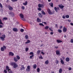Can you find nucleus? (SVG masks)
Returning <instances> with one entry per match:
<instances>
[{
    "mask_svg": "<svg viewBox=\"0 0 73 73\" xmlns=\"http://www.w3.org/2000/svg\"><path fill=\"white\" fill-rule=\"evenodd\" d=\"M10 65L13 66L14 68H16L18 67V65L16 62H12L10 63Z\"/></svg>",
    "mask_w": 73,
    "mask_h": 73,
    "instance_id": "obj_1",
    "label": "nucleus"
},
{
    "mask_svg": "<svg viewBox=\"0 0 73 73\" xmlns=\"http://www.w3.org/2000/svg\"><path fill=\"white\" fill-rule=\"evenodd\" d=\"M47 11L49 15H53V14L54 13V11L51 12L50 10L49 9H47Z\"/></svg>",
    "mask_w": 73,
    "mask_h": 73,
    "instance_id": "obj_2",
    "label": "nucleus"
},
{
    "mask_svg": "<svg viewBox=\"0 0 73 73\" xmlns=\"http://www.w3.org/2000/svg\"><path fill=\"white\" fill-rule=\"evenodd\" d=\"M19 16L21 17V19L23 20V21H25V19L24 18V15L22 13H21L19 14Z\"/></svg>",
    "mask_w": 73,
    "mask_h": 73,
    "instance_id": "obj_3",
    "label": "nucleus"
},
{
    "mask_svg": "<svg viewBox=\"0 0 73 73\" xmlns=\"http://www.w3.org/2000/svg\"><path fill=\"white\" fill-rule=\"evenodd\" d=\"M5 35H3L1 36L0 37V38H1L2 41L5 40Z\"/></svg>",
    "mask_w": 73,
    "mask_h": 73,
    "instance_id": "obj_4",
    "label": "nucleus"
},
{
    "mask_svg": "<svg viewBox=\"0 0 73 73\" xmlns=\"http://www.w3.org/2000/svg\"><path fill=\"white\" fill-rule=\"evenodd\" d=\"M5 49H6V46L5 45H3V47L1 48V50L2 52H4Z\"/></svg>",
    "mask_w": 73,
    "mask_h": 73,
    "instance_id": "obj_5",
    "label": "nucleus"
},
{
    "mask_svg": "<svg viewBox=\"0 0 73 73\" xmlns=\"http://www.w3.org/2000/svg\"><path fill=\"white\" fill-rule=\"evenodd\" d=\"M26 71L27 72H30L31 71V66H27L26 69Z\"/></svg>",
    "mask_w": 73,
    "mask_h": 73,
    "instance_id": "obj_6",
    "label": "nucleus"
},
{
    "mask_svg": "<svg viewBox=\"0 0 73 73\" xmlns=\"http://www.w3.org/2000/svg\"><path fill=\"white\" fill-rule=\"evenodd\" d=\"M54 9L56 12H58V11H60V9L59 7L57 8L56 7H54Z\"/></svg>",
    "mask_w": 73,
    "mask_h": 73,
    "instance_id": "obj_7",
    "label": "nucleus"
},
{
    "mask_svg": "<svg viewBox=\"0 0 73 73\" xmlns=\"http://www.w3.org/2000/svg\"><path fill=\"white\" fill-rule=\"evenodd\" d=\"M8 7L9 8V11H12V10L13 9V7L11 6L10 5H8Z\"/></svg>",
    "mask_w": 73,
    "mask_h": 73,
    "instance_id": "obj_8",
    "label": "nucleus"
},
{
    "mask_svg": "<svg viewBox=\"0 0 73 73\" xmlns=\"http://www.w3.org/2000/svg\"><path fill=\"white\" fill-rule=\"evenodd\" d=\"M38 7L39 8H43L44 7V5H43L42 4H41L40 3L38 5Z\"/></svg>",
    "mask_w": 73,
    "mask_h": 73,
    "instance_id": "obj_9",
    "label": "nucleus"
},
{
    "mask_svg": "<svg viewBox=\"0 0 73 73\" xmlns=\"http://www.w3.org/2000/svg\"><path fill=\"white\" fill-rule=\"evenodd\" d=\"M56 55H58L59 56H60V55H61L60 52L59 51V50H56Z\"/></svg>",
    "mask_w": 73,
    "mask_h": 73,
    "instance_id": "obj_10",
    "label": "nucleus"
},
{
    "mask_svg": "<svg viewBox=\"0 0 73 73\" xmlns=\"http://www.w3.org/2000/svg\"><path fill=\"white\" fill-rule=\"evenodd\" d=\"M63 31L64 33H65L67 31V29L65 27H63Z\"/></svg>",
    "mask_w": 73,
    "mask_h": 73,
    "instance_id": "obj_11",
    "label": "nucleus"
},
{
    "mask_svg": "<svg viewBox=\"0 0 73 73\" xmlns=\"http://www.w3.org/2000/svg\"><path fill=\"white\" fill-rule=\"evenodd\" d=\"M58 7L61 9H63V8H64V6H63L62 4H61V5H58Z\"/></svg>",
    "mask_w": 73,
    "mask_h": 73,
    "instance_id": "obj_12",
    "label": "nucleus"
},
{
    "mask_svg": "<svg viewBox=\"0 0 73 73\" xmlns=\"http://www.w3.org/2000/svg\"><path fill=\"white\" fill-rule=\"evenodd\" d=\"M38 15L39 17L40 18H42V17L43 15L41 13H38Z\"/></svg>",
    "mask_w": 73,
    "mask_h": 73,
    "instance_id": "obj_13",
    "label": "nucleus"
},
{
    "mask_svg": "<svg viewBox=\"0 0 73 73\" xmlns=\"http://www.w3.org/2000/svg\"><path fill=\"white\" fill-rule=\"evenodd\" d=\"M9 15H10L12 17H13L14 16V13L12 12H10L9 13Z\"/></svg>",
    "mask_w": 73,
    "mask_h": 73,
    "instance_id": "obj_14",
    "label": "nucleus"
},
{
    "mask_svg": "<svg viewBox=\"0 0 73 73\" xmlns=\"http://www.w3.org/2000/svg\"><path fill=\"white\" fill-rule=\"evenodd\" d=\"M13 31L14 32H18V29H17L16 28H13Z\"/></svg>",
    "mask_w": 73,
    "mask_h": 73,
    "instance_id": "obj_15",
    "label": "nucleus"
},
{
    "mask_svg": "<svg viewBox=\"0 0 73 73\" xmlns=\"http://www.w3.org/2000/svg\"><path fill=\"white\" fill-rule=\"evenodd\" d=\"M9 56H14V54L12 52H9Z\"/></svg>",
    "mask_w": 73,
    "mask_h": 73,
    "instance_id": "obj_16",
    "label": "nucleus"
},
{
    "mask_svg": "<svg viewBox=\"0 0 73 73\" xmlns=\"http://www.w3.org/2000/svg\"><path fill=\"white\" fill-rule=\"evenodd\" d=\"M6 68L7 70H8V72H9V71L11 70V69H9V66H6Z\"/></svg>",
    "mask_w": 73,
    "mask_h": 73,
    "instance_id": "obj_17",
    "label": "nucleus"
},
{
    "mask_svg": "<svg viewBox=\"0 0 73 73\" xmlns=\"http://www.w3.org/2000/svg\"><path fill=\"white\" fill-rule=\"evenodd\" d=\"M22 66V67L20 69V70H24V69H25V67H24V65H23Z\"/></svg>",
    "mask_w": 73,
    "mask_h": 73,
    "instance_id": "obj_18",
    "label": "nucleus"
},
{
    "mask_svg": "<svg viewBox=\"0 0 73 73\" xmlns=\"http://www.w3.org/2000/svg\"><path fill=\"white\" fill-rule=\"evenodd\" d=\"M36 20H37V22H38V23H41V19H40L39 18H38Z\"/></svg>",
    "mask_w": 73,
    "mask_h": 73,
    "instance_id": "obj_19",
    "label": "nucleus"
},
{
    "mask_svg": "<svg viewBox=\"0 0 73 73\" xmlns=\"http://www.w3.org/2000/svg\"><path fill=\"white\" fill-rule=\"evenodd\" d=\"M60 62L63 65V64H64V61L63 60H62V58H61L60 59Z\"/></svg>",
    "mask_w": 73,
    "mask_h": 73,
    "instance_id": "obj_20",
    "label": "nucleus"
},
{
    "mask_svg": "<svg viewBox=\"0 0 73 73\" xmlns=\"http://www.w3.org/2000/svg\"><path fill=\"white\" fill-rule=\"evenodd\" d=\"M49 5H50L51 7H53V3L51 2L49 3Z\"/></svg>",
    "mask_w": 73,
    "mask_h": 73,
    "instance_id": "obj_21",
    "label": "nucleus"
},
{
    "mask_svg": "<svg viewBox=\"0 0 73 73\" xmlns=\"http://www.w3.org/2000/svg\"><path fill=\"white\" fill-rule=\"evenodd\" d=\"M45 64L46 65H48L49 64V61L48 60H46L45 62Z\"/></svg>",
    "mask_w": 73,
    "mask_h": 73,
    "instance_id": "obj_22",
    "label": "nucleus"
},
{
    "mask_svg": "<svg viewBox=\"0 0 73 73\" xmlns=\"http://www.w3.org/2000/svg\"><path fill=\"white\" fill-rule=\"evenodd\" d=\"M69 60H70V59L68 57L66 58V62H69Z\"/></svg>",
    "mask_w": 73,
    "mask_h": 73,
    "instance_id": "obj_23",
    "label": "nucleus"
},
{
    "mask_svg": "<svg viewBox=\"0 0 73 73\" xmlns=\"http://www.w3.org/2000/svg\"><path fill=\"white\" fill-rule=\"evenodd\" d=\"M56 41L58 42V43H60V42H62V41L59 40H56Z\"/></svg>",
    "mask_w": 73,
    "mask_h": 73,
    "instance_id": "obj_24",
    "label": "nucleus"
},
{
    "mask_svg": "<svg viewBox=\"0 0 73 73\" xmlns=\"http://www.w3.org/2000/svg\"><path fill=\"white\" fill-rule=\"evenodd\" d=\"M40 52H41V51H40V50H38L36 52L37 54H38V55H39V54H40Z\"/></svg>",
    "mask_w": 73,
    "mask_h": 73,
    "instance_id": "obj_25",
    "label": "nucleus"
},
{
    "mask_svg": "<svg viewBox=\"0 0 73 73\" xmlns=\"http://www.w3.org/2000/svg\"><path fill=\"white\" fill-rule=\"evenodd\" d=\"M36 68H37V65L36 64H34L33 66V69H36Z\"/></svg>",
    "mask_w": 73,
    "mask_h": 73,
    "instance_id": "obj_26",
    "label": "nucleus"
},
{
    "mask_svg": "<svg viewBox=\"0 0 73 73\" xmlns=\"http://www.w3.org/2000/svg\"><path fill=\"white\" fill-rule=\"evenodd\" d=\"M14 60L15 62H17V61H18V60H17V58L16 57L14 58Z\"/></svg>",
    "mask_w": 73,
    "mask_h": 73,
    "instance_id": "obj_27",
    "label": "nucleus"
},
{
    "mask_svg": "<svg viewBox=\"0 0 73 73\" xmlns=\"http://www.w3.org/2000/svg\"><path fill=\"white\" fill-rule=\"evenodd\" d=\"M28 4V2L27 1H26L25 2V3H23V5H27V4Z\"/></svg>",
    "mask_w": 73,
    "mask_h": 73,
    "instance_id": "obj_28",
    "label": "nucleus"
},
{
    "mask_svg": "<svg viewBox=\"0 0 73 73\" xmlns=\"http://www.w3.org/2000/svg\"><path fill=\"white\" fill-rule=\"evenodd\" d=\"M62 69L60 68L59 71V73H62Z\"/></svg>",
    "mask_w": 73,
    "mask_h": 73,
    "instance_id": "obj_29",
    "label": "nucleus"
},
{
    "mask_svg": "<svg viewBox=\"0 0 73 73\" xmlns=\"http://www.w3.org/2000/svg\"><path fill=\"white\" fill-rule=\"evenodd\" d=\"M30 42H31L30 40H27V41L25 42V44H29V43H30Z\"/></svg>",
    "mask_w": 73,
    "mask_h": 73,
    "instance_id": "obj_30",
    "label": "nucleus"
},
{
    "mask_svg": "<svg viewBox=\"0 0 73 73\" xmlns=\"http://www.w3.org/2000/svg\"><path fill=\"white\" fill-rule=\"evenodd\" d=\"M42 13V14H43L44 15H46V13L45 12H44V10H42L41 11Z\"/></svg>",
    "mask_w": 73,
    "mask_h": 73,
    "instance_id": "obj_31",
    "label": "nucleus"
},
{
    "mask_svg": "<svg viewBox=\"0 0 73 73\" xmlns=\"http://www.w3.org/2000/svg\"><path fill=\"white\" fill-rule=\"evenodd\" d=\"M25 38L27 40L28 39V38H29L28 36L27 35H26L25 36Z\"/></svg>",
    "mask_w": 73,
    "mask_h": 73,
    "instance_id": "obj_32",
    "label": "nucleus"
},
{
    "mask_svg": "<svg viewBox=\"0 0 73 73\" xmlns=\"http://www.w3.org/2000/svg\"><path fill=\"white\" fill-rule=\"evenodd\" d=\"M58 32H59V33H61V32H62V30L60 29H58Z\"/></svg>",
    "mask_w": 73,
    "mask_h": 73,
    "instance_id": "obj_33",
    "label": "nucleus"
},
{
    "mask_svg": "<svg viewBox=\"0 0 73 73\" xmlns=\"http://www.w3.org/2000/svg\"><path fill=\"white\" fill-rule=\"evenodd\" d=\"M48 28H49V26H46L44 28L45 29H46L47 30V29H48Z\"/></svg>",
    "mask_w": 73,
    "mask_h": 73,
    "instance_id": "obj_34",
    "label": "nucleus"
},
{
    "mask_svg": "<svg viewBox=\"0 0 73 73\" xmlns=\"http://www.w3.org/2000/svg\"><path fill=\"white\" fill-rule=\"evenodd\" d=\"M65 17L66 18L68 19V18H69V15H66L65 16Z\"/></svg>",
    "mask_w": 73,
    "mask_h": 73,
    "instance_id": "obj_35",
    "label": "nucleus"
},
{
    "mask_svg": "<svg viewBox=\"0 0 73 73\" xmlns=\"http://www.w3.org/2000/svg\"><path fill=\"white\" fill-rule=\"evenodd\" d=\"M33 56H34V55H33L30 56V59H32V58H33Z\"/></svg>",
    "mask_w": 73,
    "mask_h": 73,
    "instance_id": "obj_36",
    "label": "nucleus"
},
{
    "mask_svg": "<svg viewBox=\"0 0 73 73\" xmlns=\"http://www.w3.org/2000/svg\"><path fill=\"white\" fill-rule=\"evenodd\" d=\"M30 55H34L33 52H31L29 53Z\"/></svg>",
    "mask_w": 73,
    "mask_h": 73,
    "instance_id": "obj_37",
    "label": "nucleus"
},
{
    "mask_svg": "<svg viewBox=\"0 0 73 73\" xmlns=\"http://www.w3.org/2000/svg\"><path fill=\"white\" fill-rule=\"evenodd\" d=\"M17 58L18 60H20V56H19L17 55Z\"/></svg>",
    "mask_w": 73,
    "mask_h": 73,
    "instance_id": "obj_38",
    "label": "nucleus"
},
{
    "mask_svg": "<svg viewBox=\"0 0 73 73\" xmlns=\"http://www.w3.org/2000/svg\"><path fill=\"white\" fill-rule=\"evenodd\" d=\"M20 31H21V32H23L24 31V30L23 29H21L20 30Z\"/></svg>",
    "mask_w": 73,
    "mask_h": 73,
    "instance_id": "obj_39",
    "label": "nucleus"
},
{
    "mask_svg": "<svg viewBox=\"0 0 73 73\" xmlns=\"http://www.w3.org/2000/svg\"><path fill=\"white\" fill-rule=\"evenodd\" d=\"M1 24H3V23L2 22V21H1V20L0 19V25Z\"/></svg>",
    "mask_w": 73,
    "mask_h": 73,
    "instance_id": "obj_40",
    "label": "nucleus"
},
{
    "mask_svg": "<svg viewBox=\"0 0 73 73\" xmlns=\"http://www.w3.org/2000/svg\"><path fill=\"white\" fill-rule=\"evenodd\" d=\"M0 7L1 8H3V6L2 5V4H1V3H0Z\"/></svg>",
    "mask_w": 73,
    "mask_h": 73,
    "instance_id": "obj_41",
    "label": "nucleus"
},
{
    "mask_svg": "<svg viewBox=\"0 0 73 73\" xmlns=\"http://www.w3.org/2000/svg\"><path fill=\"white\" fill-rule=\"evenodd\" d=\"M39 25H41V26H43V27H44V25L42 23H40Z\"/></svg>",
    "mask_w": 73,
    "mask_h": 73,
    "instance_id": "obj_42",
    "label": "nucleus"
},
{
    "mask_svg": "<svg viewBox=\"0 0 73 73\" xmlns=\"http://www.w3.org/2000/svg\"><path fill=\"white\" fill-rule=\"evenodd\" d=\"M37 72H40V68H38L37 69Z\"/></svg>",
    "mask_w": 73,
    "mask_h": 73,
    "instance_id": "obj_43",
    "label": "nucleus"
},
{
    "mask_svg": "<svg viewBox=\"0 0 73 73\" xmlns=\"http://www.w3.org/2000/svg\"><path fill=\"white\" fill-rule=\"evenodd\" d=\"M3 20H6L8 19V18L6 17H5L3 18Z\"/></svg>",
    "mask_w": 73,
    "mask_h": 73,
    "instance_id": "obj_44",
    "label": "nucleus"
},
{
    "mask_svg": "<svg viewBox=\"0 0 73 73\" xmlns=\"http://www.w3.org/2000/svg\"><path fill=\"white\" fill-rule=\"evenodd\" d=\"M39 58H40V59H43V58L42 57V55H40V56L39 57Z\"/></svg>",
    "mask_w": 73,
    "mask_h": 73,
    "instance_id": "obj_45",
    "label": "nucleus"
},
{
    "mask_svg": "<svg viewBox=\"0 0 73 73\" xmlns=\"http://www.w3.org/2000/svg\"><path fill=\"white\" fill-rule=\"evenodd\" d=\"M18 0H11V1L13 2H15L16 1H17Z\"/></svg>",
    "mask_w": 73,
    "mask_h": 73,
    "instance_id": "obj_46",
    "label": "nucleus"
},
{
    "mask_svg": "<svg viewBox=\"0 0 73 73\" xmlns=\"http://www.w3.org/2000/svg\"><path fill=\"white\" fill-rule=\"evenodd\" d=\"M21 9H23V10H24L25 9V7H24V6H22L21 7Z\"/></svg>",
    "mask_w": 73,
    "mask_h": 73,
    "instance_id": "obj_47",
    "label": "nucleus"
},
{
    "mask_svg": "<svg viewBox=\"0 0 73 73\" xmlns=\"http://www.w3.org/2000/svg\"><path fill=\"white\" fill-rule=\"evenodd\" d=\"M28 48H26L25 49V51L26 52H28Z\"/></svg>",
    "mask_w": 73,
    "mask_h": 73,
    "instance_id": "obj_48",
    "label": "nucleus"
},
{
    "mask_svg": "<svg viewBox=\"0 0 73 73\" xmlns=\"http://www.w3.org/2000/svg\"><path fill=\"white\" fill-rule=\"evenodd\" d=\"M38 11H41V10H42V9L40 8V7L38 8Z\"/></svg>",
    "mask_w": 73,
    "mask_h": 73,
    "instance_id": "obj_49",
    "label": "nucleus"
},
{
    "mask_svg": "<svg viewBox=\"0 0 73 73\" xmlns=\"http://www.w3.org/2000/svg\"><path fill=\"white\" fill-rule=\"evenodd\" d=\"M70 42L71 43H73V39H71Z\"/></svg>",
    "mask_w": 73,
    "mask_h": 73,
    "instance_id": "obj_50",
    "label": "nucleus"
},
{
    "mask_svg": "<svg viewBox=\"0 0 73 73\" xmlns=\"http://www.w3.org/2000/svg\"><path fill=\"white\" fill-rule=\"evenodd\" d=\"M4 73H7V71L6 70H4Z\"/></svg>",
    "mask_w": 73,
    "mask_h": 73,
    "instance_id": "obj_51",
    "label": "nucleus"
},
{
    "mask_svg": "<svg viewBox=\"0 0 73 73\" xmlns=\"http://www.w3.org/2000/svg\"><path fill=\"white\" fill-rule=\"evenodd\" d=\"M56 64H58L59 63V61H58V60H56Z\"/></svg>",
    "mask_w": 73,
    "mask_h": 73,
    "instance_id": "obj_52",
    "label": "nucleus"
},
{
    "mask_svg": "<svg viewBox=\"0 0 73 73\" xmlns=\"http://www.w3.org/2000/svg\"><path fill=\"white\" fill-rule=\"evenodd\" d=\"M41 53L42 54V55H44V54H45L44 52H43L42 51L41 52Z\"/></svg>",
    "mask_w": 73,
    "mask_h": 73,
    "instance_id": "obj_53",
    "label": "nucleus"
},
{
    "mask_svg": "<svg viewBox=\"0 0 73 73\" xmlns=\"http://www.w3.org/2000/svg\"><path fill=\"white\" fill-rule=\"evenodd\" d=\"M55 49H57V48H58V46H54Z\"/></svg>",
    "mask_w": 73,
    "mask_h": 73,
    "instance_id": "obj_54",
    "label": "nucleus"
},
{
    "mask_svg": "<svg viewBox=\"0 0 73 73\" xmlns=\"http://www.w3.org/2000/svg\"><path fill=\"white\" fill-rule=\"evenodd\" d=\"M69 70H72V68L71 67H69L68 68Z\"/></svg>",
    "mask_w": 73,
    "mask_h": 73,
    "instance_id": "obj_55",
    "label": "nucleus"
},
{
    "mask_svg": "<svg viewBox=\"0 0 73 73\" xmlns=\"http://www.w3.org/2000/svg\"><path fill=\"white\" fill-rule=\"evenodd\" d=\"M62 18L63 19H65V15H63L62 17Z\"/></svg>",
    "mask_w": 73,
    "mask_h": 73,
    "instance_id": "obj_56",
    "label": "nucleus"
},
{
    "mask_svg": "<svg viewBox=\"0 0 73 73\" xmlns=\"http://www.w3.org/2000/svg\"><path fill=\"white\" fill-rule=\"evenodd\" d=\"M3 25H0V28H3Z\"/></svg>",
    "mask_w": 73,
    "mask_h": 73,
    "instance_id": "obj_57",
    "label": "nucleus"
},
{
    "mask_svg": "<svg viewBox=\"0 0 73 73\" xmlns=\"http://www.w3.org/2000/svg\"><path fill=\"white\" fill-rule=\"evenodd\" d=\"M50 35H53V32H51L50 33Z\"/></svg>",
    "mask_w": 73,
    "mask_h": 73,
    "instance_id": "obj_58",
    "label": "nucleus"
},
{
    "mask_svg": "<svg viewBox=\"0 0 73 73\" xmlns=\"http://www.w3.org/2000/svg\"><path fill=\"white\" fill-rule=\"evenodd\" d=\"M60 29H61L62 28V26H61L60 28H59Z\"/></svg>",
    "mask_w": 73,
    "mask_h": 73,
    "instance_id": "obj_59",
    "label": "nucleus"
},
{
    "mask_svg": "<svg viewBox=\"0 0 73 73\" xmlns=\"http://www.w3.org/2000/svg\"><path fill=\"white\" fill-rule=\"evenodd\" d=\"M55 27L56 28H58V27H57V24H55Z\"/></svg>",
    "mask_w": 73,
    "mask_h": 73,
    "instance_id": "obj_60",
    "label": "nucleus"
},
{
    "mask_svg": "<svg viewBox=\"0 0 73 73\" xmlns=\"http://www.w3.org/2000/svg\"><path fill=\"white\" fill-rule=\"evenodd\" d=\"M68 21L69 22V23H70L71 21V20H68Z\"/></svg>",
    "mask_w": 73,
    "mask_h": 73,
    "instance_id": "obj_61",
    "label": "nucleus"
},
{
    "mask_svg": "<svg viewBox=\"0 0 73 73\" xmlns=\"http://www.w3.org/2000/svg\"><path fill=\"white\" fill-rule=\"evenodd\" d=\"M49 29L51 31H53V30H52V29H51V28H49Z\"/></svg>",
    "mask_w": 73,
    "mask_h": 73,
    "instance_id": "obj_62",
    "label": "nucleus"
},
{
    "mask_svg": "<svg viewBox=\"0 0 73 73\" xmlns=\"http://www.w3.org/2000/svg\"><path fill=\"white\" fill-rule=\"evenodd\" d=\"M70 24L72 26H73V23H70Z\"/></svg>",
    "mask_w": 73,
    "mask_h": 73,
    "instance_id": "obj_63",
    "label": "nucleus"
},
{
    "mask_svg": "<svg viewBox=\"0 0 73 73\" xmlns=\"http://www.w3.org/2000/svg\"><path fill=\"white\" fill-rule=\"evenodd\" d=\"M44 45V44H42L41 45H40V46H43Z\"/></svg>",
    "mask_w": 73,
    "mask_h": 73,
    "instance_id": "obj_64",
    "label": "nucleus"
}]
</instances>
